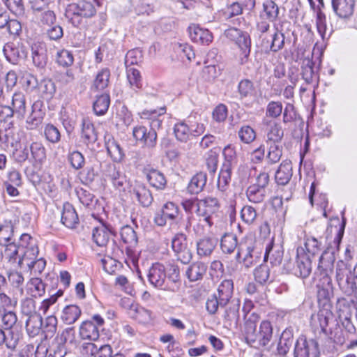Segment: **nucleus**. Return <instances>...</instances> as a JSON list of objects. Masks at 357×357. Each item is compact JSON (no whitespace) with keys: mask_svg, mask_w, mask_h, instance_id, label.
<instances>
[{"mask_svg":"<svg viewBox=\"0 0 357 357\" xmlns=\"http://www.w3.org/2000/svg\"><path fill=\"white\" fill-rule=\"evenodd\" d=\"M149 283L155 288L176 292L180 288V272L178 266L170 264L167 269L160 263L153 264L147 272Z\"/></svg>","mask_w":357,"mask_h":357,"instance_id":"nucleus-1","label":"nucleus"},{"mask_svg":"<svg viewBox=\"0 0 357 357\" xmlns=\"http://www.w3.org/2000/svg\"><path fill=\"white\" fill-rule=\"evenodd\" d=\"M166 112V107H162L158 109L144 110L140 113V117L144 119H151V128L147 129L144 126H137L132 129V135L136 141L142 144L146 149H153L157 144V132L155 127H160L161 121L158 117Z\"/></svg>","mask_w":357,"mask_h":357,"instance_id":"nucleus-2","label":"nucleus"},{"mask_svg":"<svg viewBox=\"0 0 357 357\" xmlns=\"http://www.w3.org/2000/svg\"><path fill=\"white\" fill-rule=\"evenodd\" d=\"M220 204L216 197L207 196L203 199L197 200V209L195 213L201 218L198 224L195 227V231L197 235L204 234L203 228L207 227L208 229L213 224L212 220L213 215L218 210Z\"/></svg>","mask_w":357,"mask_h":357,"instance_id":"nucleus-3","label":"nucleus"},{"mask_svg":"<svg viewBox=\"0 0 357 357\" xmlns=\"http://www.w3.org/2000/svg\"><path fill=\"white\" fill-rule=\"evenodd\" d=\"M335 260L334 253L328 250H325L319 258L317 271L320 275H323L324 282L321 288L319 287V284L317 285L319 289L318 291L319 296L325 298L329 296V290L331 289V280L329 278V274L333 271Z\"/></svg>","mask_w":357,"mask_h":357,"instance_id":"nucleus-4","label":"nucleus"},{"mask_svg":"<svg viewBox=\"0 0 357 357\" xmlns=\"http://www.w3.org/2000/svg\"><path fill=\"white\" fill-rule=\"evenodd\" d=\"M236 260L246 268L254 266L259 259L256 242L252 236H245L238 243Z\"/></svg>","mask_w":357,"mask_h":357,"instance_id":"nucleus-5","label":"nucleus"},{"mask_svg":"<svg viewBox=\"0 0 357 357\" xmlns=\"http://www.w3.org/2000/svg\"><path fill=\"white\" fill-rule=\"evenodd\" d=\"M96 13V8L91 2L80 1L77 3L68 6L65 16L74 26H78L81 23V17H91Z\"/></svg>","mask_w":357,"mask_h":357,"instance_id":"nucleus-6","label":"nucleus"},{"mask_svg":"<svg viewBox=\"0 0 357 357\" xmlns=\"http://www.w3.org/2000/svg\"><path fill=\"white\" fill-rule=\"evenodd\" d=\"M103 176L111 181L114 188L119 192H126L130 188V182L126 176L115 165L106 163L102 167Z\"/></svg>","mask_w":357,"mask_h":357,"instance_id":"nucleus-7","label":"nucleus"},{"mask_svg":"<svg viewBox=\"0 0 357 357\" xmlns=\"http://www.w3.org/2000/svg\"><path fill=\"white\" fill-rule=\"evenodd\" d=\"M227 36L236 38V43L238 46L241 53L239 54V63L243 65L248 61L251 49L250 36L247 33H243L237 29H231L227 31Z\"/></svg>","mask_w":357,"mask_h":357,"instance_id":"nucleus-8","label":"nucleus"},{"mask_svg":"<svg viewBox=\"0 0 357 357\" xmlns=\"http://www.w3.org/2000/svg\"><path fill=\"white\" fill-rule=\"evenodd\" d=\"M172 248L177 259L183 264H188L192 259V255L188 246L186 236L183 233H178L173 237Z\"/></svg>","mask_w":357,"mask_h":357,"instance_id":"nucleus-9","label":"nucleus"},{"mask_svg":"<svg viewBox=\"0 0 357 357\" xmlns=\"http://www.w3.org/2000/svg\"><path fill=\"white\" fill-rule=\"evenodd\" d=\"M319 345L314 339H298L295 345L294 357H318Z\"/></svg>","mask_w":357,"mask_h":357,"instance_id":"nucleus-10","label":"nucleus"},{"mask_svg":"<svg viewBox=\"0 0 357 357\" xmlns=\"http://www.w3.org/2000/svg\"><path fill=\"white\" fill-rule=\"evenodd\" d=\"M178 215V207L173 202H167L160 211L155 213L154 222L158 226L163 227L167 224V220H176Z\"/></svg>","mask_w":357,"mask_h":357,"instance_id":"nucleus-11","label":"nucleus"},{"mask_svg":"<svg viewBox=\"0 0 357 357\" xmlns=\"http://www.w3.org/2000/svg\"><path fill=\"white\" fill-rule=\"evenodd\" d=\"M7 61L12 64H18L26 56V52L22 44L19 43H7L3 49Z\"/></svg>","mask_w":357,"mask_h":357,"instance_id":"nucleus-12","label":"nucleus"},{"mask_svg":"<svg viewBox=\"0 0 357 357\" xmlns=\"http://www.w3.org/2000/svg\"><path fill=\"white\" fill-rule=\"evenodd\" d=\"M267 144H281L284 130L280 123L273 120H264Z\"/></svg>","mask_w":357,"mask_h":357,"instance_id":"nucleus-13","label":"nucleus"},{"mask_svg":"<svg viewBox=\"0 0 357 357\" xmlns=\"http://www.w3.org/2000/svg\"><path fill=\"white\" fill-rule=\"evenodd\" d=\"M333 10L340 18H348L354 12L356 0H331Z\"/></svg>","mask_w":357,"mask_h":357,"instance_id":"nucleus-14","label":"nucleus"},{"mask_svg":"<svg viewBox=\"0 0 357 357\" xmlns=\"http://www.w3.org/2000/svg\"><path fill=\"white\" fill-rule=\"evenodd\" d=\"M191 40L201 45H208L213 40L212 33L206 29L200 27L197 24H191L188 27Z\"/></svg>","mask_w":357,"mask_h":357,"instance_id":"nucleus-15","label":"nucleus"},{"mask_svg":"<svg viewBox=\"0 0 357 357\" xmlns=\"http://www.w3.org/2000/svg\"><path fill=\"white\" fill-rule=\"evenodd\" d=\"M112 234L113 231L110 227L100 222L93 229L92 238L97 245L103 247L107 245Z\"/></svg>","mask_w":357,"mask_h":357,"instance_id":"nucleus-16","label":"nucleus"},{"mask_svg":"<svg viewBox=\"0 0 357 357\" xmlns=\"http://www.w3.org/2000/svg\"><path fill=\"white\" fill-rule=\"evenodd\" d=\"M130 192L144 207L149 206L153 201L151 192L144 183L136 182Z\"/></svg>","mask_w":357,"mask_h":357,"instance_id":"nucleus-17","label":"nucleus"},{"mask_svg":"<svg viewBox=\"0 0 357 357\" xmlns=\"http://www.w3.org/2000/svg\"><path fill=\"white\" fill-rule=\"evenodd\" d=\"M217 245L215 238L204 236L197 241V254L200 257L210 256Z\"/></svg>","mask_w":357,"mask_h":357,"instance_id":"nucleus-18","label":"nucleus"},{"mask_svg":"<svg viewBox=\"0 0 357 357\" xmlns=\"http://www.w3.org/2000/svg\"><path fill=\"white\" fill-rule=\"evenodd\" d=\"M292 177V165L290 160H284L279 166L275 174L278 184L284 185Z\"/></svg>","mask_w":357,"mask_h":357,"instance_id":"nucleus-19","label":"nucleus"},{"mask_svg":"<svg viewBox=\"0 0 357 357\" xmlns=\"http://www.w3.org/2000/svg\"><path fill=\"white\" fill-rule=\"evenodd\" d=\"M258 315L252 313L245 320L244 325V335L248 343H255L257 341V332L256 321L258 319Z\"/></svg>","mask_w":357,"mask_h":357,"instance_id":"nucleus-20","label":"nucleus"},{"mask_svg":"<svg viewBox=\"0 0 357 357\" xmlns=\"http://www.w3.org/2000/svg\"><path fill=\"white\" fill-rule=\"evenodd\" d=\"M61 222L68 228H74L78 224V215L73 206L69 203L63 204Z\"/></svg>","mask_w":357,"mask_h":357,"instance_id":"nucleus-21","label":"nucleus"},{"mask_svg":"<svg viewBox=\"0 0 357 357\" xmlns=\"http://www.w3.org/2000/svg\"><path fill=\"white\" fill-rule=\"evenodd\" d=\"M207 182L206 173L200 172L194 175L190 179L187 190L191 195H197L203 191Z\"/></svg>","mask_w":357,"mask_h":357,"instance_id":"nucleus-22","label":"nucleus"},{"mask_svg":"<svg viewBox=\"0 0 357 357\" xmlns=\"http://www.w3.org/2000/svg\"><path fill=\"white\" fill-rule=\"evenodd\" d=\"M130 314L133 319L142 324H150L153 319L151 311L138 305L131 306Z\"/></svg>","mask_w":357,"mask_h":357,"instance_id":"nucleus-23","label":"nucleus"},{"mask_svg":"<svg viewBox=\"0 0 357 357\" xmlns=\"http://www.w3.org/2000/svg\"><path fill=\"white\" fill-rule=\"evenodd\" d=\"M233 282L231 280H225L218 289V298L220 300V307H225L233 294Z\"/></svg>","mask_w":357,"mask_h":357,"instance_id":"nucleus-24","label":"nucleus"},{"mask_svg":"<svg viewBox=\"0 0 357 357\" xmlns=\"http://www.w3.org/2000/svg\"><path fill=\"white\" fill-rule=\"evenodd\" d=\"M79 335L82 339L97 340L99 337V329L92 321H83L79 327Z\"/></svg>","mask_w":357,"mask_h":357,"instance_id":"nucleus-25","label":"nucleus"},{"mask_svg":"<svg viewBox=\"0 0 357 357\" xmlns=\"http://www.w3.org/2000/svg\"><path fill=\"white\" fill-rule=\"evenodd\" d=\"M207 266L201 261L192 264L186 270L185 274L190 282L202 280L206 274Z\"/></svg>","mask_w":357,"mask_h":357,"instance_id":"nucleus-26","label":"nucleus"},{"mask_svg":"<svg viewBox=\"0 0 357 357\" xmlns=\"http://www.w3.org/2000/svg\"><path fill=\"white\" fill-rule=\"evenodd\" d=\"M283 250L279 245H275L271 242L266 248L264 260H270L273 266H278L282 262Z\"/></svg>","mask_w":357,"mask_h":357,"instance_id":"nucleus-27","label":"nucleus"},{"mask_svg":"<svg viewBox=\"0 0 357 357\" xmlns=\"http://www.w3.org/2000/svg\"><path fill=\"white\" fill-rule=\"evenodd\" d=\"M82 137L87 145L95 143L98 135L93 123L88 119H83L82 123Z\"/></svg>","mask_w":357,"mask_h":357,"instance_id":"nucleus-28","label":"nucleus"},{"mask_svg":"<svg viewBox=\"0 0 357 357\" xmlns=\"http://www.w3.org/2000/svg\"><path fill=\"white\" fill-rule=\"evenodd\" d=\"M81 313L82 311L77 305H69L63 309L61 319L66 324H73L79 319Z\"/></svg>","mask_w":357,"mask_h":357,"instance_id":"nucleus-29","label":"nucleus"},{"mask_svg":"<svg viewBox=\"0 0 357 357\" xmlns=\"http://www.w3.org/2000/svg\"><path fill=\"white\" fill-rule=\"evenodd\" d=\"M273 327L270 321H263L257 332V341L261 345L266 346L272 338Z\"/></svg>","mask_w":357,"mask_h":357,"instance_id":"nucleus-30","label":"nucleus"},{"mask_svg":"<svg viewBox=\"0 0 357 357\" xmlns=\"http://www.w3.org/2000/svg\"><path fill=\"white\" fill-rule=\"evenodd\" d=\"M279 8L273 1L266 0L263 3V11L260 15L261 17L273 22L277 20Z\"/></svg>","mask_w":357,"mask_h":357,"instance_id":"nucleus-31","label":"nucleus"},{"mask_svg":"<svg viewBox=\"0 0 357 357\" xmlns=\"http://www.w3.org/2000/svg\"><path fill=\"white\" fill-rule=\"evenodd\" d=\"M12 110L18 117L23 118L26 113V99L21 92H16L12 98Z\"/></svg>","mask_w":357,"mask_h":357,"instance_id":"nucleus-32","label":"nucleus"},{"mask_svg":"<svg viewBox=\"0 0 357 357\" xmlns=\"http://www.w3.org/2000/svg\"><path fill=\"white\" fill-rule=\"evenodd\" d=\"M30 151L34 166L41 165L45 160L46 151L41 143L33 142L30 146Z\"/></svg>","mask_w":357,"mask_h":357,"instance_id":"nucleus-33","label":"nucleus"},{"mask_svg":"<svg viewBox=\"0 0 357 357\" xmlns=\"http://www.w3.org/2000/svg\"><path fill=\"white\" fill-rule=\"evenodd\" d=\"M233 168L234 167H230L227 165H222L217 183V186L220 191L224 192L227 190L231 181V171Z\"/></svg>","mask_w":357,"mask_h":357,"instance_id":"nucleus-34","label":"nucleus"},{"mask_svg":"<svg viewBox=\"0 0 357 357\" xmlns=\"http://www.w3.org/2000/svg\"><path fill=\"white\" fill-rule=\"evenodd\" d=\"M297 267L302 278L307 277L312 270L311 261L305 254L300 255V249H297Z\"/></svg>","mask_w":357,"mask_h":357,"instance_id":"nucleus-35","label":"nucleus"},{"mask_svg":"<svg viewBox=\"0 0 357 357\" xmlns=\"http://www.w3.org/2000/svg\"><path fill=\"white\" fill-rule=\"evenodd\" d=\"M238 243L235 235L227 234L221 238L220 248L225 254H231L236 249L238 250Z\"/></svg>","mask_w":357,"mask_h":357,"instance_id":"nucleus-36","label":"nucleus"},{"mask_svg":"<svg viewBox=\"0 0 357 357\" xmlns=\"http://www.w3.org/2000/svg\"><path fill=\"white\" fill-rule=\"evenodd\" d=\"M27 291L33 297H40L45 292V284L40 278H31L27 283Z\"/></svg>","mask_w":357,"mask_h":357,"instance_id":"nucleus-37","label":"nucleus"},{"mask_svg":"<svg viewBox=\"0 0 357 357\" xmlns=\"http://www.w3.org/2000/svg\"><path fill=\"white\" fill-rule=\"evenodd\" d=\"M146 178L150 185L156 189H163L167 183L164 174L156 169H151L146 175Z\"/></svg>","mask_w":357,"mask_h":357,"instance_id":"nucleus-38","label":"nucleus"},{"mask_svg":"<svg viewBox=\"0 0 357 357\" xmlns=\"http://www.w3.org/2000/svg\"><path fill=\"white\" fill-rule=\"evenodd\" d=\"M3 246L5 247L2 253L3 257L12 264L17 263V261L19 260V257H20L19 252H21L19 246L14 242L3 245Z\"/></svg>","mask_w":357,"mask_h":357,"instance_id":"nucleus-39","label":"nucleus"},{"mask_svg":"<svg viewBox=\"0 0 357 357\" xmlns=\"http://www.w3.org/2000/svg\"><path fill=\"white\" fill-rule=\"evenodd\" d=\"M110 70L103 68L100 70L93 82V89L99 91L105 89L109 84Z\"/></svg>","mask_w":357,"mask_h":357,"instance_id":"nucleus-40","label":"nucleus"},{"mask_svg":"<svg viewBox=\"0 0 357 357\" xmlns=\"http://www.w3.org/2000/svg\"><path fill=\"white\" fill-rule=\"evenodd\" d=\"M109 104V96L107 93L101 94L93 102V110L97 115H103L107 111Z\"/></svg>","mask_w":357,"mask_h":357,"instance_id":"nucleus-41","label":"nucleus"},{"mask_svg":"<svg viewBox=\"0 0 357 357\" xmlns=\"http://www.w3.org/2000/svg\"><path fill=\"white\" fill-rule=\"evenodd\" d=\"M266 192V189L253 184L248 187L246 191V195L250 202L253 203H260L264 199Z\"/></svg>","mask_w":357,"mask_h":357,"instance_id":"nucleus-42","label":"nucleus"},{"mask_svg":"<svg viewBox=\"0 0 357 357\" xmlns=\"http://www.w3.org/2000/svg\"><path fill=\"white\" fill-rule=\"evenodd\" d=\"M238 91L241 100H243L246 98L255 97V94L253 83L247 79H243L238 83Z\"/></svg>","mask_w":357,"mask_h":357,"instance_id":"nucleus-43","label":"nucleus"},{"mask_svg":"<svg viewBox=\"0 0 357 357\" xmlns=\"http://www.w3.org/2000/svg\"><path fill=\"white\" fill-rule=\"evenodd\" d=\"M43 326V319L39 314H34L28 317L26 321V328L29 333L37 335Z\"/></svg>","mask_w":357,"mask_h":357,"instance_id":"nucleus-44","label":"nucleus"},{"mask_svg":"<svg viewBox=\"0 0 357 357\" xmlns=\"http://www.w3.org/2000/svg\"><path fill=\"white\" fill-rule=\"evenodd\" d=\"M21 252H22L23 254L20 255V257H19L17 264L20 266H22V265L25 263L26 265L28 266L37 259L38 255V248L37 246H36L28 249L22 250H21Z\"/></svg>","mask_w":357,"mask_h":357,"instance_id":"nucleus-45","label":"nucleus"},{"mask_svg":"<svg viewBox=\"0 0 357 357\" xmlns=\"http://www.w3.org/2000/svg\"><path fill=\"white\" fill-rule=\"evenodd\" d=\"M108 154L114 162H121L124 153L120 145L114 139L109 140L106 144Z\"/></svg>","mask_w":357,"mask_h":357,"instance_id":"nucleus-46","label":"nucleus"},{"mask_svg":"<svg viewBox=\"0 0 357 357\" xmlns=\"http://www.w3.org/2000/svg\"><path fill=\"white\" fill-rule=\"evenodd\" d=\"M268 145L266 159L270 164L278 162L282 155V146L280 144H267Z\"/></svg>","mask_w":357,"mask_h":357,"instance_id":"nucleus-47","label":"nucleus"},{"mask_svg":"<svg viewBox=\"0 0 357 357\" xmlns=\"http://www.w3.org/2000/svg\"><path fill=\"white\" fill-rule=\"evenodd\" d=\"M349 273L350 268H349L343 261H340L337 262L336 278L339 286L344 291L346 290L347 287L346 279L347 278V275H349Z\"/></svg>","mask_w":357,"mask_h":357,"instance_id":"nucleus-48","label":"nucleus"},{"mask_svg":"<svg viewBox=\"0 0 357 357\" xmlns=\"http://www.w3.org/2000/svg\"><path fill=\"white\" fill-rule=\"evenodd\" d=\"M13 226L10 222H5L0 225V245L13 243Z\"/></svg>","mask_w":357,"mask_h":357,"instance_id":"nucleus-49","label":"nucleus"},{"mask_svg":"<svg viewBox=\"0 0 357 357\" xmlns=\"http://www.w3.org/2000/svg\"><path fill=\"white\" fill-rule=\"evenodd\" d=\"M127 79L130 86L133 89H139L142 86V79L140 72L134 68H127Z\"/></svg>","mask_w":357,"mask_h":357,"instance_id":"nucleus-50","label":"nucleus"},{"mask_svg":"<svg viewBox=\"0 0 357 357\" xmlns=\"http://www.w3.org/2000/svg\"><path fill=\"white\" fill-rule=\"evenodd\" d=\"M174 132L176 139L181 142H187L192 136L190 127L184 122L175 124Z\"/></svg>","mask_w":357,"mask_h":357,"instance_id":"nucleus-51","label":"nucleus"},{"mask_svg":"<svg viewBox=\"0 0 357 357\" xmlns=\"http://www.w3.org/2000/svg\"><path fill=\"white\" fill-rule=\"evenodd\" d=\"M293 342V337H290L287 333L284 332L278 344V354L281 356H285L292 346Z\"/></svg>","mask_w":357,"mask_h":357,"instance_id":"nucleus-52","label":"nucleus"},{"mask_svg":"<svg viewBox=\"0 0 357 357\" xmlns=\"http://www.w3.org/2000/svg\"><path fill=\"white\" fill-rule=\"evenodd\" d=\"M121 238L122 241L130 246L137 243V236L133 228L129 225L123 226L121 229Z\"/></svg>","mask_w":357,"mask_h":357,"instance_id":"nucleus-53","label":"nucleus"},{"mask_svg":"<svg viewBox=\"0 0 357 357\" xmlns=\"http://www.w3.org/2000/svg\"><path fill=\"white\" fill-rule=\"evenodd\" d=\"M56 63L63 67L70 66L74 62V56L69 50L62 49L58 50L56 54Z\"/></svg>","mask_w":357,"mask_h":357,"instance_id":"nucleus-54","label":"nucleus"},{"mask_svg":"<svg viewBox=\"0 0 357 357\" xmlns=\"http://www.w3.org/2000/svg\"><path fill=\"white\" fill-rule=\"evenodd\" d=\"M222 154L225 160L222 165H227L230 167H234L237 162V157L235 148L231 144H229L224 148Z\"/></svg>","mask_w":357,"mask_h":357,"instance_id":"nucleus-55","label":"nucleus"},{"mask_svg":"<svg viewBox=\"0 0 357 357\" xmlns=\"http://www.w3.org/2000/svg\"><path fill=\"white\" fill-rule=\"evenodd\" d=\"M314 63L310 59H305L303 62L302 65V77L307 84H312L314 80Z\"/></svg>","mask_w":357,"mask_h":357,"instance_id":"nucleus-56","label":"nucleus"},{"mask_svg":"<svg viewBox=\"0 0 357 357\" xmlns=\"http://www.w3.org/2000/svg\"><path fill=\"white\" fill-rule=\"evenodd\" d=\"M218 153L213 150H210L206 154V165L208 172L214 175L216 172L218 165Z\"/></svg>","mask_w":357,"mask_h":357,"instance_id":"nucleus-57","label":"nucleus"},{"mask_svg":"<svg viewBox=\"0 0 357 357\" xmlns=\"http://www.w3.org/2000/svg\"><path fill=\"white\" fill-rule=\"evenodd\" d=\"M255 280L259 284H264L270 278V269L266 264H261L254 271Z\"/></svg>","mask_w":357,"mask_h":357,"instance_id":"nucleus-58","label":"nucleus"},{"mask_svg":"<svg viewBox=\"0 0 357 357\" xmlns=\"http://www.w3.org/2000/svg\"><path fill=\"white\" fill-rule=\"evenodd\" d=\"M34 107L35 105L33 106L32 112L27 117L26 121V128L30 130L36 128L40 124H41L43 119L41 111H36Z\"/></svg>","mask_w":357,"mask_h":357,"instance_id":"nucleus-59","label":"nucleus"},{"mask_svg":"<svg viewBox=\"0 0 357 357\" xmlns=\"http://www.w3.org/2000/svg\"><path fill=\"white\" fill-rule=\"evenodd\" d=\"M238 135L241 141L245 144L252 142L256 138L255 131L249 126H242L239 130Z\"/></svg>","mask_w":357,"mask_h":357,"instance_id":"nucleus-60","label":"nucleus"},{"mask_svg":"<svg viewBox=\"0 0 357 357\" xmlns=\"http://www.w3.org/2000/svg\"><path fill=\"white\" fill-rule=\"evenodd\" d=\"M68 159L72 167L77 170L82 169L85 164L84 155L78 151L70 152L68 154Z\"/></svg>","mask_w":357,"mask_h":357,"instance_id":"nucleus-61","label":"nucleus"},{"mask_svg":"<svg viewBox=\"0 0 357 357\" xmlns=\"http://www.w3.org/2000/svg\"><path fill=\"white\" fill-rule=\"evenodd\" d=\"M241 217L244 222L251 225L257 217L256 209L251 206H245L241 209Z\"/></svg>","mask_w":357,"mask_h":357,"instance_id":"nucleus-62","label":"nucleus"},{"mask_svg":"<svg viewBox=\"0 0 357 357\" xmlns=\"http://www.w3.org/2000/svg\"><path fill=\"white\" fill-rule=\"evenodd\" d=\"M36 15L43 26H51L56 21V15L50 10L40 12L38 15L36 14Z\"/></svg>","mask_w":357,"mask_h":357,"instance_id":"nucleus-63","label":"nucleus"},{"mask_svg":"<svg viewBox=\"0 0 357 357\" xmlns=\"http://www.w3.org/2000/svg\"><path fill=\"white\" fill-rule=\"evenodd\" d=\"M346 290L345 292L348 294H351L357 290V264L353 269V271L350 270L349 275H347L346 279Z\"/></svg>","mask_w":357,"mask_h":357,"instance_id":"nucleus-64","label":"nucleus"}]
</instances>
